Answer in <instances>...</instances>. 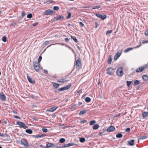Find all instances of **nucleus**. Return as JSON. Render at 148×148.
<instances>
[{
  "label": "nucleus",
  "mask_w": 148,
  "mask_h": 148,
  "mask_svg": "<svg viewBox=\"0 0 148 148\" xmlns=\"http://www.w3.org/2000/svg\"><path fill=\"white\" fill-rule=\"evenodd\" d=\"M33 65L35 70L37 72L41 68L39 63L37 62H35L33 63Z\"/></svg>",
  "instance_id": "nucleus-1"
},
{
  "label": "nucleus",
  "mask_w": 148,
  "mask_h": 148,
  "mask_svg": "<svg viewBox=\"0 0 148 148\" xmlns=\"http://www.w3.org/2000/svg\"><path fill=\"white\" fill-rule=\"evenodd\" d=\"M44 14L45 15H52L53 14L55 13V12H54L53 10L48 9L45 10L44 12Z\"/></svg>",
  "instance_id": "nucleus-2"
},
{
  "label": "nucleus",
  "mask_w": 148,
  "mask_h": 148,
  "mask_svg": "<svg viewBox=\"0 0 148 148\" xmlns=\"http://www.w3.org/2000/svg\"><path fill=\"white\" fill-rule=\"evenodd\" d=\"M116 74L119 76H121L123 74L122 67H119L117 70Z\"/></svg>",
  "instance_id": "nucleus-3"
},
{
  "label": "nucleus",
  "mask_w": 148,
  "mask_h": 148,
  "mask_svg": "<svg viewBox=\"0 0 148 148\" xmlns=\"http://www.w3.org/2000/svg\"><path fill=\"white\" fill-rule=\"evenodd\" d=\"M115 70V69H113L111 67L109 68L106 70L107 73L110 75H112L114 74Z\"/></svg>",
  "instance_id": "nucleus-4"
},
{
  "label": "nucleus",
  "mask_w": 148,
  "mask_h": 148,
  "mask_svg": "<svg viewBox=\"0 0 148 148\" xmlns=\"http://www.w3.org/2000/svg\"><path fill=\"white\" fill-rule=\"evenodd\" d=\"M17 125H19V127H23L25 128H28V127L26 125L22 122L18 121L17 122Z\"/></svg>",
  "instance_id": "nucleus-5"
},
{
  "label": "nucleus",
  "mask_w": 148,
  "mask_h": 148,
  "mask_svg": "<svg viewBox=\"0 0 148 148\" xmlns=\"http://www.w3.org/2000/svg\"><path fill=\"white\" fill-rule=\"evenodd\" d=\"M21 142V144L23 145L25 147H27L29 146L28 143L25 139H22Z\"/></svg>",
  "instance_id": "nucleus-6"
},
{
  "label": "nucleus",
  "mask_w": 148,
  "mask_h": 148,
  "mask_svg": "<svg viewBox=\"0 0 148 148\" xmlns=\"http://www.w3.org/2000/svg\"><path fill=\"white\" fill-rule=\"evenodd\" d=\"M96 16L100 18L102 20H104L106 17V16L105 15H102L99 13H97L96 14Z\"/></svg>",
  "instance_id": "nucleus-7"
},
{
  "label": "nucleus",
  "mask_w": 148,
  "mask_h": 148,
  "mask_svg": "<svg viewBox=\"0 0 148 148\" xmlns=\"http://www.w3.org/2000/svg\"><path fill=\"white\" fill-rule=\"evenodd\" d=\"M115 130V128L114 127L111 126L109 127L107 129V131L109 132H114Z\"/></svg>",
  "instance_id": "nucleus-8"
},
{
  "label": "nucleus",
  "mask_w": 148,
  "mask_h": 148,
  "mask_svg": "<svg viewBox=\"0 0 148 148\" xmlns=\"http://www.w3.org/2000/svg\"><path fill=\"white\" fill-rule=\"evenodd\" d=\"M146 67V65H144L142 67H140L136 69V71L138 72H140L142 71L145 69Z\"/></svg>",
  "instance_id": "nucleus-9"
},
{
  "label": "nucleus",
  "mask_w": 148,
  "mask_h": 148,
  "mask_svg": "<svg viewBox=\"0 0 148 148\" xmlns=\"http://www.w3.org/2000/svg\"><path fill=\"white\" fill-rule=\"evenodd\" d=\"M71 84H69L63 87L59 88L58 90L59 91H62L64 90H67L71 87Z\"/></svg>",
  "instance_id": "nucleus-10"
},
{
  "label": "nucleus",
  "mask_w": 148,
  "mask_h": 148,
  "mask_svg": "<svg viewBox=\"0 0 148 148\" xmlns=\"http://www.w3.org/2000/svg\"><path fill=\"white\" fill-rule=\"evenodd\" d=\"M76 65L77 67L79 68H80L81 66V59L78 58L76 61Z\"/></svg>",
  "instance_id": "nucleus-11"
},
{
  "label": "nucleus",
  "mask_w": 148,
  "mask_h": 148,
  "mask_svg": "<svg viewBox=\"0 0 148 148\" xmlns=\"http://www.w3.org/2000/svg\"><path fill=\"white\" fill-rule=\"evenodd\" d=\"M0 99L3 101H4L6 100V97L3 92L0 93Z\"/></svg>",
  "instance_id": "nucleus-12"
},
{
  "label": "nucleus",
  "mask_w": 148,
  "mask_h": 148,
  "mask_svg": "<svg viewBox=\"0 0 148 148\" xmlns=\"http://www.w3.org/2000/svg\"><path fill=\"white\" fill-rule=\"evenodd\" d=\"M57 107H53L52 108H50L49 109H48L46 111H47L49 112H53L57 108Z\"/></svg>",
  "instance_id": "nucleus-13"
},
{
  "label": "nucleus",
  "mask_w": 148,
  "mask_h": 148,
  "mask_svg": "<svg viewBox=\"0 0 148 148\" xmlns=\"http://www.w3.org/2000/svg\"><path fill=\"white\" fill-rule=\"evenodd\" d=\"M121 54V52H118L115 55L114 57V60H116L118 58L120 57Z\"/></svg>",
  "instance_id": "nucleus-14"
},
{
  "label": "nucleus",
  "mask_w": 148,
  "mask_h": 148,
  "mask_svg": "<svg viewBox=\"0 0 148 148\" xmlns=\"http://www.w3.org/2000/svg\"><path fill=\"white\" fill-rule=\"evenodd\" d=\"M54 19L56 20H62L64 19V17L62 16H58L54 17Z\"/></svg>",
  "instance_id": "nucleus-15"
},
{
  "label": "nucleus",
  "mask_w": 148,
  "mask_h": 148,
  "mask_svg": "<svg viewBox=\"0 0 148 148\" xmlns=\"http://www.w3.org/2000/svg\"><path fill=\"white\" fill-rule=\"evenodd\" d=\"M27 78L29 82L31 83L34 84L35 83V82L33 81L32 79L29 76H27Z\"/></svg>",
  "instance_id": "nucleus-16"
},
{
  "label": "nucleus",
  "mask_w": 148,
  "mask_h": 148,
  "mask_svg": "<svg viewBox=\"0 0 148 148\" xmlns=\"http://www.w3.org/2000/svg\"><path fill=\"white\" fill-rule=\"evenodd\" d=\"M148 116V112H144L143 113V116L144 119Z\"/></svg>",
  "instance_id": "nucleus-17"
},
{
  "label": "nucleus",
  "mask_w": 148,
  "mask_h": 148,
  "mask_svg": "<svg viewBox=\"0 0 148 148\" xmlns=\"http://www.w3.org/2000/svg\"><path fill=\"white\" fill-rule=\"evenodd\" d=\"M53 144L51 143H48V144L44 148H49L52 146H54Z\"/></svg>",
  "instance_id": "nucleus-18"
},
{
  "label": "nucleus",
  "mask_w": 148,
  "mask_h": 148,
  "mask_svg": "<svg viewBox=\"0 0 148 148\" xmlns=\"http://www.w3.org/2000/svg\"><path fill=\"white\" fill-rule=\"evenodd\" d=\"M134 140H131L128 142V143L129 145L130 146H132L134 144Z\"/></svg>",
  "instance_id": "nucleus-19"
},
{
  "label": "nucleus",
  "mask_w": 148,
  "mask_h": 148,
  "mask_svg": "<svg viewBox=\"0 0 148 148\" xmlns=\"http://www.w3.org/2000/svg\"><path fill=\"white\" fill-rule=\"evenodd\" d=\"M52 84L53 85L54 87L56 88H58L59 87V84H58L53 82L52 83Z\"/></svg>",
  "instance_id": "nucleus-20"
},
{
  "label": "nucleus",
  "mask_w": 148,
  "mask_h": 148,
  "mask_svg": "<svg viewBox=\"0 0 148 148\" xmlns=\"http://www.w3.org/2000/svg\"><path fill=\"white\" fill-rule=\"evenodd\" d=\"M142 77L144 80H148V76L146 75H143L142 76Z\"/></svg>",
  "instance_id": "nucleus-21"
},
{
  "label": "nucleus",
  "mask_w": 148,
  "mask_h": 148,
  "mask_svg": "<svg viewBox=\"0 0 148 148\" xmlns=\"http://www.w3.org/2000/svg\"><path fill=\"white\" fill-rule=\"evenodd\" d=\"M133 48L130 47L126 49H125L124 51V52L125 53H127L129 51L132 50L133 49Z\"/></svg>",
  "instance_id": "nucleus-22"
},
{
  "label": "nucleus",
  "mask_w": 148,
  "mask_h": 148,
  "mask_svg": "<svg viewBox=\"0 0 148 148\" xmlns=\"http://www.w3.org/2000/svg\"><path fill=\"white\" fill-rule=\"evenodd\" d=\"M99 127V126L97 124H95V125L93 127V129L94 130H97L98 129Z\"/></svg>",
  "instance_id": "nucleus-23"
},
{
  "label": "nucleus",
  "mask_w": 148,
  "mask_h": 148,
  "mask_svg": "<svg viewBox=\"0 0 148 148\" xmlns=\"http://www.w3.org/2000/svg\"><path fill=\"white\" fill-rule=\"evenodd\" d=\"M25 132L29 134H32V131L30 129H27L25 130Z\"/></svg>",
  "instance_id": "nucleus-24"
},
{
  "label": "nucleus",
  "mask_w": 148,
  "mask_h": 148,
  "mask_svg": "<svg viewBox=\"0 0 148 148\" xmlns=\"http://www.w3.org/2000/svg\"><path fill=\"white\" fill-rule=\"evenodd\" d=\"M33 137L36 138H38L43 137V136L42 135H33Z\"/></svg>",
  "instance_id": "nucleus-25"
},
{
  "label": "nucleus",
  "mask_w": 148,
  "mask_h": 148,
  "mask_svg": "<svg viewBox=\"0 0 148 148\" xmlns=\"http://www.w3.org/2000/svg\"><path fill=\"white\" fill-rule=\"evenodd\" d=\"M57 81H58V82H59L63 83V82H66V80L64 79H60L58 80Z\"/></svg>",
  "instance_id": "nucleus-26"
},
{
  "label": "nucleus",
  "mask_w": 148,
  "mask_h": 148,
  "mask_svg": "<svg viewBox=\"0 0 148 148\" xmlns=\"http://www.w3.org/2000/svg\"><path fill=\"white\" fill-rule=\"evenodd\" d=\"M65 141V140L64 138H62L59 140V142L61 143H63Z\"/></svg>",
  "instance_id": "nucleus-27"
},
{
  "label": "nucleus",
  "mask_w": 148,
  "mask_h": 148,
  "mask_svg": "<svg viewBox=\"0 0 148 148\" xmlns=\"http://www.w3.org/2000/svg\"><path fill=\"white\" fill-rule=\"evenodd\" d=\"M85 100L86 102L88 103L90 101L91 99L89 97H87L85 99Z\"/></svg>",
  "instance_id": "nucleus-28"
},
{
  "label": "nucleus",
  "mask_w": 148,
  "mask_h": 148,
  "mask_svg": "<svg viewBox=\"0 0 148 148\" xmlns=\"http://www.w3.org/2000/svg\"><path fill=\"white\" fill-rule=\"evenodd\" d=\"M140 82L138 80H136L134 81V85H138L139 84Z\"/></svg>",
  "instance_id": "nucleus-29"
},
{
  "label": "nucleus",
  "mask_w": 148,
  "mask_h": 148,
  "mask_svg": "<svg viewBox=\"0 0 148 148\" xmlns=\"http://www.w3.org/2000/svg\"><path fill=\"white\" fill-rule=\"evenodd\" d=\"M122 134L121 133H119L116 135V136L117 138H120L122 136Z\"/></svg>",
  "instance_id": "nucleus-30"
},
{
  "label": "nucleus",
  "mask_w": 148,
  "mask_h": 148,
  "mask_svg": "<svg viewBox=\"0 0 148 148\" xmlns=\"http://www.w3.org/2000/svg\"><path fill=\"white\" fill-rule=\"evenodd\" d=\"M96 123V121L95 120L91 121L89 123V124L90 125H93Z\"/></svg>",
  "instance_id": "nucleus-31"
},
{
  "label": "nucleus",
  "mask_w": 148,
  "mask_h": 148,
  "mask_svg": "<svg viewBox=\"0 0 148 148\" xmlns=\"http://www.w3.org/2000/svg\"><path fill=\"white\" fill-rule=\"evenodd\" d=\"M86 112V111L85 110H82L80 111L79 112V114L80 115L83 114L85 113Z\"/></svg>",
  "instance_id": "nucleus-32"
},
{
  "label": "nucleus",
  "mask_w": 148,
  "mask_h": 148,
  "mask_svg": "<svg viewBox=\"0 0 148 148\" xmlns=\"http://www.w3.org/2000/svg\"><path fill=\"white\" fill-rule=\"evenodd\" d=\"M53 1L49 0L45 2V3L46 4H49L53 3Z\"/></svg>",
  "instance_id": "nucleus-33"
},
{
  "label": "nucleus",
  "mask_w": 148,
  "mask_h": 148,
  "mask_svg": "<svg viewBox=\"0 0 148 148\" xmlns=\"http://www.w3.org/2000/svg\"><path fill=\"white\" fill-rule=\"evenodd\" d=\"M85 140L84 138H82L79 140L80 141L81 143H84L85 142Z\"/></svg>",
  "instance_id": "nucleus-34"
},
{
  "label": "nucleus",
  "mask_w": 148,
  "mask_h": 148,
  "mask_svg": "<svg viewBox=\"0 0 148 148\" xmlns=\"http://www.w3.org/2000/svg\"><path fill=\"white\" fill-rule=\"evenodd\" d=\"M71 37L76 42H78L77 39L75 36H73Z\"/></svg>",
  "instance_id": "nucleus-35"
},
{
  "label": "nucleus",
  "mask_w": 148,
  "mask_h": 148,
  "mask_svg": "<svg viewBox=\"0 0 148 148\" xmlns=\"http://www.w3.org/2000/svg\"><path fill=\"white\" fill-rule=\"evenodd\" d=\"M127 85L128 87H129L130 85L131 84L132 81H127Z\"/></svg>",
  "instance_id": "nucleus-36"
},
{
  "label": "nucleus",
  "mask_w": 148,
  "mask_h": 148,
  "mask_svg": "<svg viewBox=\"0 0 148 148\" xmlns=\"http://www.w3.org/2000/svg\"><path fill=\"white\" fill-rule=\"evenodd\" d=\"M100 6L99 5H95V6H94L92 8L93 9H98V8H100Z\"/></svg>",
  "instance_id": "nucleus-37"
},
{
  "label": "nucleus",
  "mask_w": 148,
  "mask_h": 148,
  "mask_svg": "<svg viewBox=\"0 0 148 148\" xmlns=\"http://www.w3.org/2000/svg\"><path fill=\"white\" fill-rule=\"evenodd\" d=\"M71 13L69 12L68 13V16H67V17H66V19H68L70 18L71 17Z\"/></svg>",
  "instance_id": "nucleus-38"
},
{
  "label": "nucleus",
  "mask_w": 148,
  "mask_h": 148,
  "mask_svg": "<svg viewBox=\"0 0 148 148\" xmlns=\"http://www.w3.org/2000/svg\"><path fill=\"white\" fill-rule=\"evenodd\" d=\"M53 9L54 10H57L59 9V7L57 6H55L53 7Z\"/></svg>",
  "instance_id": "nucleus-39"
},
{
  "label": "nucleus",
  "mask_w": 148,
  "mask_h": 148,
  "mask_svg": "<svg viewBox=\"0 0 148 148\" xmlns=\"http://www.w3.org/2000/svg\"><path fill=\"white\" fill-rule=\"evenodd\" d=\"M27 18H31L32 17V15L31 14H29L27 15Z\"/></svg>",
  "instance_id": "nucleus-40"
},
{
  "label": "nucleus",
  "mask_w": 148,
  "mask_h": 148,
  "mask_svg": "<svg viewBox=\"0 0 148 148\" xmlns=\"http://www.w3.org/2000/svg\"><path fill=\"white\" fill-rule=\"evenodd\" d=\"M147 138V137L146 136H141L140 138V139H145Z\"/></svg>",
  "instance_id": "nucleus-41"
},
{
  "label": "nucleus",
  "mask_w": 148,
  "mask_h": 148,
  "mask_svg": "<svg viewBox=\"0 0 148 148\" xmlns=\"http://www.w3.org/2000/svg\"><path fill=\"white\" fill-rule=\"evenodd\" d=\"M2 41L4 42L6 41V37L5 36H4L3 37Z\"/></svg>",
  "instance_id": "nucleus-42"
},
{
  "label": "nucleus",
  "mask_w": 148,
  "mask_h": 148,
  "mask_svg": "<svg viewBox=\"0 0 148 148\" xmlns=\"http://www.w3.org/2000/svg\"><path fill=\"white\" fill-rule=\"evenodd\" d=\"M112 32V30H108L106 32V34L107 35L108 34L111 33Z\"/></svg>",
  "instance_id": "nucleus-43"
},
{
  "label": "nucleus",
  "mask_w": 148,
  "mask_h": 148,
  "mask_svg": "<svg viewBox=\"0 0 148 148\" xmlns=\"http://www.w3.org/2000/svg\"><path fill=\"white\" fill-rule=\"evenodd\" d=\"M42 130L43 132L46 133L47 132L48 130L46 128H43L42 129Z\"/></svg>",
  "instance_id": "nucleus-44"
},
{
  "label": "nucleus",
  "mask_w": 148,
  "mask_h": 148,
  "mask_svg": "<svg viewBox=\"0 0 148 148\" xmlns=\"http://www.w3.org/2000/svg\"><path fill=\"white\" fill-rule=\"evenodd\" d=\"M130 130V128H127L125 130V131L126 132H129Z\"/></svg>",
  "instance_id": "nucleus-45"
},
{
  "label": "nucleus",
  "mask_w": 148,
  "mask_h": 148,
  "mask_svg": "<svg viewBox=\"0 0 148 148\" xmlns=\"http://www.w3.org/2000/svg\"><path fill=\"white\" fill-rule=\"evenodd\" d=\"M42 59V57L41 56H40L38 60V63H39L41 60Z\"/></svg>",
  "instance_id": "nucleus-46"
},
{
  "label": "nucleus",
  "mask_w": 148,
  "mask_h": 148,
  "mask_svg": "<svg viewBox=\"0 0 148 148\" xmlns=\"http://www.w3.org/2000/svg\"><path fill=\"white\" fill-rule=\"evenodd\" d=\"M79 25L81 27H83L84 26V24L81 22H79Z\"/></svg>",
  "instance_id": "nucleus-47"
},
{
  "label": "nucleus",
  "mask_w": 148,
  "mask_h": 148,
  "mask_svg": "<svg viewBox=\"0 0 148 148\" xmlns=\"http://www.w3.org/2000/svg\"><path fill=\"white\" fill-rule=\"evenodd\" d=\"M80 123H84L87 122V121L86 120H84L82 121H80Z\"/></svg>",
  "instance_id": "nucleus-48"
},
{
  "label": "nucleus",
  "mask_w": 148,
  "mask_h": 148,
  "mask_svg": "<svg viewBox=\"0 0 148 148\" xmlns=\"http://www.w3.org/2000/svg\"><path fill=\"white\" fill-rule=\"evenodd\" d=\"M111 62H112V59H111V58H109L108 60V63L109 64H110L111 63Z\"/></svg>",
  "instance_id": "nucleus-49"
},
{
  "label": "nucleus",
  "mask_w": 148,
  "mask_h": 148,
  "mask_svg": "<svg viewBox=\"0 0 148 148\" xmlns=\"http://www.w3.org/2000/svg\"><path fill=\"white\" fill-rule=\"evenodd\" d=\"M142 42L143 43H147L148 42V40H143L142 41Z\"/></svg>",
  "instance_id": "nucleus-50"
},
{
  "label": "nucleus",
  "mask_w": 148,
  "mask_h": 148,
  "mask_svg": "<svg viewBox=\"0 0 148 148\" xmlns=\"http://www.w3.org/2000/svg\"><path fill=\"white\" fill-rule=\"evenodd\" d=\"M145 34L146 35H148V29L145 31Z\"/></svg>",
  "instance_id": "nucleus-51"
},
{
  "label": "nucleus",
  "mask_w": 148,
  "mask_h": 148,
  "mask_svg": "<svg viewBox=\"0 0 148 148\" xmlns=\"http://www.w3.org/2000/svg\"><path fill=\"white\" fill-rule=\"evenodd\" d=\"M49 43H50V42H49V41H46L44 43V44L46 45H47L49 44Z\"/></svg>",
  "instance_id": "nucleus-52"
},
{
  "label": "nucleus",
  "mask_w": 148,
  "mask_h": 148,
  "mask_svg": "<svg viewBox=\"0 0 148 148\" xmlns=\"http://www.w3.org/2000/svg\"><path fill=\"white\" fill-rule=\"evenodd\" d=\"M69 147V144L68 143V144H65L64 146H62V147Z\"/></svg>",
  "instance_id": "nucleus-53"
},
{
  "label": "nucleus",
  "mask_w": 148,
  "mask_h": 148,
  "mask_svg": "<svg viewBox=\"0 0 148 148\" xmlns=\"http://www.w3.org/2000/svg\"><path fill=\"white\" fill-rule=\"evenodd\" d=\"M8 122V120L7 119H6L3 122H4V123H5V124H6Z\"/></svg>",
  "instance_id": "nucleus-54"
},
{
  "label": "nucleus",
  "mask_w": 148,
  "mask_h": 148,
  "mask_svg": "<svg viewBox=\"0 0 148 148\" xmlns=\"http://www.w3.org/2000/svg\"><path fill=\"white\" fill-rule=\"evenodd\" d=\"M38 23H33L32 24V25L33 26H34L35 27V26H36L38 25Z\"/></svg>",
  "instance_id": "nucleus-55"
},
{
  "label": "nucleus",
  "mask_w": 148,
  "mask_h": 148,
  "mask_svg": "<svg viewBox=\"0 0 148 148\" xmlns=\"http://www.w3.org/2000/svg\"><path fill=\"white\" fill-rule=\"evenodd\" d=\"M14 118L16 119H20V118L19 116H14Z\"/></svg>",
  "instance_id": "nucleus-56"
},
{
  "label": "nucleus",
  "mask_w": 148,
  "mask_h": 148,
  "mask_svg": "<svg viewBox=\"0 0 148 148\" xmlns=\"http://www.w3.org/2000/svg\"><path fill=\"white\" fill-rule=\"evenodd\" d=\"M25 15V14L24 13V12H23L22 13V16H24Z\"/></svg>",
  "instance_id": "nucleus-57"
},
{
  "label": "nucleus",
  "mask_w": 148,
  "mask_h": 148,
  "mask_svg": "<svg viewBox=\"0 0 148 148\" xmlns=\"http://www.w3.org/2000/svg\"><path fill=\"white\" fill-rule=\"evenodd\" d=\"M4 136V134L0 133V136L3 137Z\"/></svg>",
  "instance_id": "nucleus-58"
},
{
  "label": "nucleus",
  "mask_w": 148,
  "mask_h": 148,
  "mask_svg": "<svg viewBox=\"0 0 148 148\" xmlns=\"http://www.w3.org/2000/svg\"><path fill=\"white\" fill-rule=\"evenodd\" d=\"M65 41H68L69 40L68 38H66L65 39Z\"/></svg>",
  "instance_id": "nucleus-59"
},
{
  "label": "nucleus",
  "mask_w": 148,
  "mask_h": 148,
  "mask_svg": "<svg viewBox=\"0 0 148 148\" xmlns=\"http://www.w3.org/2000/svg\"><path fill=\"white\" fill-rule=\"evenodd\" d=\"M56 44H57V43L55 44H51V45H49L48 47H50V46H51L52 45H56ZM58 44H60V43H58Z\"/></svg>",
  "instance_id": "nucleus-60"
},
{
  "label": "nucleus",
  "mask_w": 148,
  "mask_h": 148,
  "mask_svg": "<svg viewBox=\"0 0 148 148\" xmlns=\"http://www.w3.org/2000/svg\"><path fill=\"white\" fill-rule=\"evenodd\" d=\"M69 147L73 145L71 143H68Z\"/></svg>",
  "instance_id": "nucleus-61"
},
{
  "label": "nucleus",
  "mask_w": 148,
  "mask_h": 148,
  "mask_svg": "<svg viewBox=\"0 0 148 148\" xmlns=\"http://www.w3.org/2000/svg\"><path fill=\"white\" fill-rule=\"evenodd\" d=\"M44 73H47V71L45 70Z\"/></svg>",
  "instance_id": "nucleus-62"
},
{
  "label": "nucleus",
  "mask_w": 148,
  "mask_h": 148,
  "mask_svg": "<svg viewBox=\"0 0 148 148\" xmlns=\"http://www.w3.org/2000/svg\"><path fill=\"white\" fill-rule=\"evenodd\" d=\"M140 46V45H139V46H137L136 47H135V48H138V47H139Z\"/></svg>",
  "instance_id": "nucleus-63"
},
{
  "label": "nucleus",
  "mask_w": 148,
  "mask_h": 148,
  "mask_svg": "<svg viewBox=\"0 0 148 148\" xmlns=\"http://www.w3.org/2000/svg\"><path fill=\"white\" fill-rule=\"evenodd\" d=\"M40 147H43V146L42 145H40Z\"/></svg>",
  "instance_id": "nucleus-64"
}]
</instances>
